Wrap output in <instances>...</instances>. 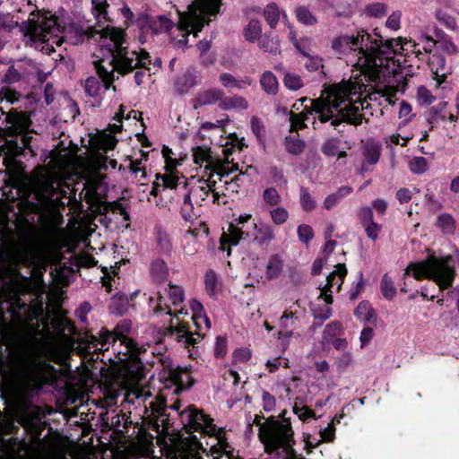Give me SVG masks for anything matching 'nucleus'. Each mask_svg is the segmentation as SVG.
Returning a JSON list of instances; mask_svg holds the SVG:
<instances>
[{
	"instance_id": "nucleus-42",
	"label": "nucleus",
	"mask_w": 459,
	"mask_h": 459,
	"mask_svg": "<svg viewBox=\"0 0 459 459\" xmlns=\"http://www.w3.org/2000/svg\"><path fill=\"white\" fill-rule=\"evenodd\" d=\"M264 18L271 28H274L279 21L280 11L276 4L272 3L264 9Z\"/></svg>"
},
{
	"instance_id": "nucleus-44",
	"label": "nucleus",
	"mask_w": 459,
	"mask_h": 459,
	"mask_svg": "<svg viewBox=\"0 0 459 459\" xmlns=\"http://www.w3.org/2000/svg\"><path fill=\"white\" fill-rule=\"evenodd\" d=\"M340 143L338 138H328L322 143L321 152L328 157L335 156L338 153Z\"/></svg>"
},
{
	"instance_id": "nucleus-48",
	"label": "nucleus",
	"mask_w": 459,
	"mask_h": 459,
	"mask_svg": "<svg viewBox=\"0 0 459 459\" xmlns=\"http://www.w3.org/2000/svg\"><path fill=\"white\" fill-rule=\"evenodd\" d=\"M259 47L265 52L277 55L281 52L279 41L277 39L263 37L259 40Z\"/></svg>"
},
{
	"instance_id": "nucleus-50",
	"label": "nucleus",
	"mask_w": 459,
	"mask_h": 459,
	"mask_svg": "<svg viewBox=\"0 0 459 459\" xmlns=\"http://www.w3.org/2000/svg\"><path fill=\"white\" fill-rule=\"evenodd\" d=\"M365 12L368 16L379 18L386 14L387 6L384 3H372L366 6Z\"/></svg>"
},
{
	"instance_id": "nucleus-26",
	"label": "nucleus",
	"mask_w": 459,
	"mask_h": 459,
	"mask_svg": "<svg viewBox=\"0 0 459 459\" xmlns=\"http://www.w3.org/2000/svg\"><path fill=\"white\" fill-rule=\"evenodd\" d=\"M352 188L348 186H341L336 192L327 195L323 202V208L327 211L335 207L345 196L352 193Z\"/></svg>"
},
{
	"instance_id": "nucleus-4",
	"label": "nucleus",
	"mask_w": 459,
	"mask_h": 459,
	"mask_svg": "<svg viewBox=\"0 0 459 459\" xmlns=\"http://www.w3.org/2000/svg\"><path fill=\"white\" fill-rule=\"evenodd\" d=\"M221 5V0H195L186 12L178 13L177 31L180 35L171 39L173 47L184 50L190 33L196 37L204 25L210 22V17L219 13Z\"/></svg>"
},
{
	"instance_id": "nucleus-28",
	"label": "nucleus",
	"mask_w": 459,
	"mask_h": 459,
	"mask_svg": "<svg viewBox=\"0 0 459 459\" xmlns=\"http://www.w3.org/2000/svg\"><path fill=\"white\" fill-rule=\"evenodd\" d=\"M262 89L269 95H275L278 91L279 83L276 76L270 71H265L260 78Z\"/></svg>"
},
{
	"instance_id": "nucleus-16",
	"label": "nucleus",
	"mask_w": 459,
	"mask_h": 459,
	"mask_svg": "<svg viewBox=\"0 0 459 459\" xmlns=\"http://www.w3.org/2000/svg\"><path fill=\"white\" fill-rule=\"evenodd\" d=\"M99 52H100V54L96 55L97 59H95L93 61V64H94L95 69H96L100 78L91 76V77L87 78V80L85 81V83H84V88H85L86 93L91 97H95L99 94V92L102 87V82H103V85L105 86V88L108 89L110 86V84L114 82V80L116 78H118V74H122V75L126 74V73H120L117 69H116V70H114V74H112V77H111L112 79L106 80L104 78V76H102L100 74L98 67H97L96 63H98L102 56V52L100 51V49L99 50ZM134 69V68L126 72V74L132 72Z\"/></svg>"
},
{
	"instance_id": "nucleus-21",
	"label": "nucleus",
	"mask_w": 459,
	"mask_h": 459,
	"mask_svg": "<svg viewBox=\"0 0 459 459\" xmlns=\"http://www.w3.org/2000/svg\"><path fill=\"white\" fill-rule=\"evenodd\" d=\"M362 155L366 163H377L381 155V144L374 139H368L363 143Z\"/></svg>"
},
{
	"instance_id": "nucleus-27",
	"label": "nucleus",
	"mask_w": 459,
	"mask_h": 459,
	"mask_svg": "<svg viewBox=\"0 0 459 459\" xmlns=\"http://www.w3.org/2000/svg\"><path fill=\"white\" fill-rule=\"evenodd\" d=\"M448 103L446 101L440 102L437 106L432 107L428 111V122L430 125V130L438 122L439 119L445 120L447 117L446 108Z\"/></svg>"
},
{
	"instance_id": "nucleus-54",
	"label": "nucleus",
	"mask_w": 459,
	"mask_h": 459,
	"mask_svg": "<svg viewBox=\"0 0 459 459\" xmlns=\"http://www.w3.org/2000/svg\"><path fill=\"white\" fill-rule=\"evenodd\" d=\"M184 253L186 255H193L198 251V243L195 236L186 235L184 237Z\"/></svg>"
},
{
	"instance_id": "nucleus-60",
	"label": "nucleus",
	"mask_w": 459,
	"mask_h": 459,
	"mask_svg": "<svg viewBox=\"0 0 459 459\" xmlns=\"http://www.w3.org/2000/svg\"><path fill=\"white\" fill-rule=\"evenodd\" d=\"M117 143V140L114 136L107 134L100 139L98 148L107 152L109 150H113Z\"/></svg>"
},
{
	"instance_id": "nucleus-53",
	"label": "nucleus",
	"mask_w": 459,
	"mask_h": 459,
	"mask_svg": "<svg viewBox=\"0 0 459 459\" xmlns=\"http://www.w3.org/2000/svg\"><path fill=\"white\" fill-rule=\"evenodd\" d=\"M409 167L411 172L421 174L428 169V161L424 157H414L411 160Z\"/></svg>"
},
{
	"instance_id": "nucleus-18",
	"label": "nucleus",
	"mask_w": 459,
	"mask_h": 459,
	"mask_svg": "<svg viewBox=\"0 0 459 459\" xmlns=\"http://www.w3.org/2000/svg\"><path fill=\"white\" fill-rule=\"evenodd\" d=\"M182 420H186L189 427L188 432L191 429L199 430L206 429H213L212 419L204 414L202 411L195 408L189 407L181 412Z\"/></svg>"
},
{
	"instance_id": "nucleus-59",
	"label": "nucleus",
	"mask_w": 459,
	"mask_h": 459,
	"mask_svg": "<svg viewBox=\"0 0 459 459\" xmlns=\"http://www.w3.org/2000/svg\"><path fill=\"white\" fill-rule=\"evenodd\" d=\"M352 362V354L349 351L342 352L336 359L335 365L340 372H343Z\"/></svg>"
},
{
	"instance_id": "nucleus-43",
	"label": "nucleus",
	"mask_w": 459,
	"mask_h": 459,
	"mask_svg": "<svg viewBox=\"0 0 459 459\" xmlns=\"http://www.w3.org/2000/svg\"><path fill=\"white\" fill-rule=\"evenodd\" d=\"M269 214L271 217L272 221L275 225H282L284 224L288 219H289V212L281 206H277L272 210L269 211Z\"/></svg>"
},
{
	"instance_id": "nucleus-34",
	"label": "nucleus",
	"mask_w": 459,
	"mask_h": 459,
	"mask_svg": "<svg viewBox=\"0 0 459 459\" xmlns=\"http://www.w3.org/2000/svg\"><path fill=\"white\" fill-rule=\"evenodd\" d=\"M342 333V325L338 321H333L330 324H328L322 336V342L324 344L331 343L332 340L337 336L340 335Z\"/></svg>"
},
{
	"instance_id": "nucleus-7",
	"label": "nucleus",
	"mask_w": 459,
	"mask_h": 459,
	"mask_svg": "<svg viewBox=\"0 0 459 459\" xmlns=\"http://www.w3.org/2000/svg\"><path fill=\"white\" fill-rule=\"evenodd\" d=\"M66 194L58 181L44 176L35 178L28 186V199H31L30 205L34 212L50 206L64 205L61 199L66 197Z\"/></svg>"
},
{
	"instance_id": "nucleus-15",
	"label": "nucleus",
	"mask_w": 459,
	"mask_h": 459,
	"mask_svg": "<svg viewBox=\"0 0 459 459\" xmlns=\"http://www.w3.org/2000/svg\"><path fill=\"white\" fill-rule=\"evenodd\" d=\"M200 82V72L195 67H187L181 74L175 78L173 82V91L178 96L186 95L191 89L197 86Z\"/></svg>"
},
{
	"instance_id": "nucleus-40",
	"label": "nucleus",
	"mask_w": 459,
	"mask_h": 459,
	"mask_svg": "<svg viewBox=\"0 0 459 459\" xmlns=\"http://www.w3.org/2000/svg\"><path fill=\"white\" fill-rule=\"evenodd\" d=\"M165 292H168L170 303L174 307L178 306L184 300V290L179 286L169 284V288L165 289Z\"/></svg>"
},
{
	"instance_id": "nucleus-5",
	"label": "nucleus",
	"mask_w": 459,
	"mask_h": 459,
	"mask_svg": "<svg viewBox=\"0 0 459 459\" xmlns=\"http://www.w3.org/2000/svg\"><path fill=\"white\" fill-rule=\"evenodd\" d=\"M373 36L366 30L360 29L355 35L340 34L331 41L333 51L342 56H352L356 58L354 66L363 73H368V67L376 65V60L371 59L369 53L376 48Z\"/></svg>"
},
{
	"instance_id": "nucleus-10",
	"label": "nucleus",
	"mask_w": 459,
	"mask_h": 459,
	"mask_svg": "<svg viewBox=\"0 0 459 459\" xmlns=\"http://www.w3.org/2000/svg\"><path fill=\"white\" fill-rule=\"evenodd\" d=\"M131 330V322L128 320L120 321L112 332L101 330L99 338L94 335L87 337L85 351L88 353L97 351H108L110 342H119V346L125 345V353L134 347V341L128 337Z\"/></svg>"
},
{
	"instance_id": "nucleus-36",
	"label": "nucleus",
	"mask_w": 459,
	"mask_h": 459,
	"mask_svg": "<svg viewBox=\"0 0 459 459\" xmlns=\"http://www.w3.org/2000/svg\"><path fill=\"white\" fill-rule=\"evenodd\" d=\"M285 147L288 152L291 154H299L304 151L305 143L299 139V135H289L285 139Z\"/></svg>"
},
{
	"instance_id": "nucleus-33",
	"label": "nucleus",
	"mask_w": 459,
	"mask_h": 459,
	"mask_svg": "<svg viewBox=\"0 0 459 459\" xmlns=\"http://www.w3.org/2000/svg\"><path fill=\"white\" fill-rule=\"evenodd\" d=\"M295 13L297 20L306 26H314L317 23L316 17L304 5L298 6L295 10Z\"/></svg>"
},
{
	"instance_id": "nucleus-62",
	"label": "nucleus",
	"mask_w": 459,
	"mask_h": 459,
	"mask_svg": "<svg viewBox=\"0 0 459 459\" xmlns=\"http://www.w3.org/2000/svg\"><path fill=\"white\" fill-rule=\"evenodd\" d=\"M363 228L366 231L368 238L375 241L379 237L382 226L373 221L364 225Z\"/></svg>"
},
{
	"instance_id": "nucleus-32",
	"label": "nucleus",
	"mask_w": 459,
	"mask_h": 459,
	"mask_svg": "<svg viewBox=\"0 0 459 459\" xmlns=\"http://www.w3.org/2000/svg\"><path fill=\"white\" fill-rule=\"evenodd\" d=\"M220 82L225 88H238L241 89L244 85H250L252 81L249 78L238 81L232 74L223 73L220 75Z\"/></svg>"
},
{
	"instance_id": "nucleus-51",
	"label": "nucleus",
	"mask_w": 459,
	"mask_h": 459,
	"mask_svg": "<svg viewBox=\"0 0 459 459\" xmlns=\"http://www.w3.org/2000/svg\"><path fill=\"white\" fill-rule=\"evenodd\" d=\"M181 216L186 221H192L195 214L194 212V205L190 195H186L181 206Z\"/></svg>"
},
{
	"instance_id": "nucleus-37",
	"label": "nucleus",
	"mask_w": 459,
	"mask_h": 459,
	"mask_svg": "<svg viewBox=\"0 0 459 459\" xmlns=\"http://www.w3.org/2000/svg\"><path fill=\"white\" fill-rule=\"evenodd\" d=\"M129 300L126 295L119 294L113 298L110 309L117 315H123L127 311Z\"/></svg>"
},
{
	"instance_id": "nucleus-46",
	"label": "nucleus",
	"mask_w": 459,
	"mask_h": 459,
	"mask_svg": "<svg viewBox=\"0 0 459 459\" xmlns=\"http://www.w3.org/2000/svg\"><path fill=\"white\" fill-rule=\"evenodd\" d=\"M381 292L383 296L387 299H393L396 294V289L394 287V281L387 274H385L382 278Z\"/></svg>"
},
{
	"instance_id": "nucleus-47",
	"label": "nucleus",
	"mask_w": 459,
	"mask_h": 459,
	"mask_svg": "<svg viewBox=\"0 0 459 459\" xmlns=\"http://www.w3.org/2000/svg\"><path fill=\"white\" fill-rule=\"evenodd\" d=\"M18 70L19 67L16 63L9 66L4 76L3 82L7 84H13L20 82H24V80L22 78V74Z\"/></svg>"
},
{
	"instance_id": "nucleus-56",
	"label": "nucleus",
	"mask_w": 459,
	"mask_h": 459,
	"mask_svg": "<svg viewBox=\"0 0 459 459\" xmlns=\"http://www.w3.org/2000/svg\"><path fill=\"white\" fill-rule=\"evenodd\" d=\"M436 18L440 23L448 29L455 30L456 27L455 19L442 10H437L436 12Z\"/></svg>"
},
{
	"instance_id": "nucleus-57",
	"label": "nucleus",
	"mask_w": 459,
	"mask_h": 459,
	"mask_svg": "<svg viewBox=\"0 0 459 459\" xmlns=\"http://www.w3.org/2000/svg\"><path fill=\"white\" fill-rule=\"evenodd\" d=\"M300 53L307 57V61L305 63L306 68L310 71L314 72L318 70L320 67L323 66L322 65V59L319 56H310L307 52H306L304 49L300 51Z\"/></svg>"
},
{
	"instance_id": "nucleus-45",
	"label": "nucleus",
	"mask_w": 459,
	"mask_h": 459,
	"mask_svg": "<svg viewBox=\"0 0 459 459\" xmlns=\"http://www.w3.org/2000/svg\"><path fill=\"white\" fill-rule=\"evenodd\" d=\"M263 200L269 206H278L281 202V197L274 187H268L263 192Z\"/></svg>"
},
{
	"instance_id": "nucleus-9",
	"label": "nucleus",
	"mask_w": 459,
	"mask_h": 459,
	"mask_svg": "<svg viewBox=\"0 0 459 459\" xmlns=\"http://www.w3.org/2000/svg\"><path fill=\"white\" fill-rule=\"evenodd\" d=\"M259 438L269 453L282 448L288 456L293 455V431L290 423L273 421L259 428Z\"/></svg>"
},
{
	"instance_id": "nucleus-58",
	"label": "nucleus",
	"mask_w": 459,
	"mask_h": 459,
	"mask_svg": "<svg viewBox=\"0 0 459 459\" xmlns=\"http://www.w3.org/2000/svg\"><path fill=\"white\" fill-rule=\"evenodd\" d=\"M204 283L208 293L213 296L217 288V277L213 271L210 270L205 273Z\"/></svg>"
},
{
	"instance_id": "nucleus-23",
	"label": "nucleus",
	"mask_w": 459,
	"mask_h": 459,
	"mask_svg": "<svg viewBox=\"0 0 459 459\" xmlns=\"http://www.w3.org/2000/svg\"><path fill=\"white\" fill-rule=\"evenodd\" d=\"M254 241H255L259 245H264V243L270 242L273 240L275 238L274 231L272 226L269 225L268 223L263 221L254 223Z\"/></svg>"
},
{
	"instance_id": "nucleus-64",
	"label": "nucleus",
	"mask_w": 459,
	"mask_h": 459,
	"mask_svg": "<svg viewBox=\"0 0 459 459\" xmlns=\"http://www.w3.org/2000/svg\"><path fill=\"white\" fill-rule=\"evenodd\" d=\"M290 133L297 132L299 129L305 128L307 126L305 124L304 118L301 115H296V113L291 112L290 115Z\"/></svg>"
},
{
	"instance_id": "nucleus-1",
	"label": "nucleus",
	"mask_w": 459,
	"mask_h": 459,
	"mask_svg": "<svg viewBox=\"0 0 459 459\" xmlns=\"http://www.w3.org/2000/svg\"><path fill=\"white\" fill-rule=\"evenodd\" d=\"M94 14L98 20L96 26L87 31L89 39L97 38L102 56L96 63L100 74L110 80L114 70L126 73L133 68L142 67L150 70L152 63L148 52L141 49L130 50L125 39V31L110 25L102 26V21L107 20L106 0H91Z\"/></svg>"
},
{
	"instance_id": "nucleus-22",
	"label": "nucleus",
	"mask_w": 459,
	"mask_h": 459,
	"mask_svg": "<svg viewBox=\"0 0 459 459\" xmlns=\"http://www.w3.org/2000/svg\"><path fill=\"white\" fill-rule=\"evenodd\" d=\"M119 346V342H110V345H112L113 351L116 353V358L117 361L123 364H126L130 360L135 361L137 359V356L140 353V348L134 342V347L130 351L125 353V345Z\"/></svg>"
},
{
	"instance_id": "nucleus-24",
	"label": "nucleus",
	"mask_w": 459,
	"mask_h": 459,
	"mask_svg": "<svg viewBox=\"0 0 459 459\" xmlns=\"http://www.w3.org/2000/svg\"><path fill=\"white\" fill-rule=\"evenodd\" d=\"M22 78H23L25 83L30 82L35 79L36 74L39 73V64L35 63L31 59H22L16 62Z\"/></svg>"
},
{
	"instance_id": "nucleus-12",
	"label": "nucleus",
	"mask_w": 459,
	"mask_h": 459,
	"mask_svg": "<svg viewBox=\"0 0 459 459\" xmlns=\"http://www.w3.org/2000/svg\"><path fill=\"white\" fill-rule=\"evenodd\" d=\"M2 116H4V133L8 136H16L22 134V143L24 148H30V136H27L25 133L29 130L31 121L26 112L18 111L12 108L5 112L1 108Z\"/></svg>"
},
{
	"instance_id": "nucleus-41",
	"label": "nucleus",
	"mask_w": 459,
	"mask_h": 459,
	"mask_svg": "<svg viewBox=\"0 0 459 459\" xmlns=\"http://www.w3.org/2000/svg\"><path fill=\"white\" fill-rule=\"evenodd\" d=\"M283 83L290 91H298L304 85L303 81L299 74L289 72L285 73Z\"/></svg>"
},
{
	"instance_id": "nucleus-52",
	"label": "nucleus",
	"mask_w": 459,
	"mask_h": 459,
	"mask_svg": "<svg viewBox=\"0 0 459 459\" xmlns=\"http://www.w3.org/2000/svg\"><path fill=\"white\" fill-rule=\"evenodd\" d=\"M437 225L444 233H453L455 229L454 219L447 213H443L437 218Z\"/></svg>"
},
{
	"instance_id": "nucleus-6",
	"label": "nucleus",
	"mask_w": 459,
	"mask_h": 459,
	"mask_svg": "<svg viewBox=\"0 0 459 459\" xmlns=\"http://www.w3.org/2000/svg\"><path fill=\"white\" fill-rule=\"evenodd\" d=\"M406 273H411L416 280L430 279L441 290H446L452 286L455 276V259L450 255L442 257L432 255L424 261L410 264Z\"/></svg>"
},
{
	"instance_id": "nucleus-14",
	"label": "nucleus",
	"mask_w": 459,
	"mask_h": 459,
	"mask_svg": "<svg viewBox=\"0 0 459 459\" xmlns=\"http://www.w3.org/2000/svg\"><path fill=\"white\" fill-rule=\"evenodd\" d=\"M137 24L143 33L158 34L169 30L173 22L163 15L152 16L147 13L141 14Z\"/></svg>"
},
{
	"instance_id": "nucleus-3",
	"label": "nucleus",
	"mask_w": 459,
	"mask_h": 459,
	"mask_svg": "<svg viewBox=\"0 0 459 459\" xmlns=\"http://www.w3.org/2000/svg\"><path fill=\"white\" fill-rule=\"evenodd\" d=\"M21 30L30 38L31 47L40 52L49 55L63 42L65 29L57 18L49 12L33 10L27 21L22 22Z\"/></svg>"
},
{
	"instance_id": "nucleus-39",
	"label": "nucleus",
	"mask_w": 459,
	"mask_h": 459,
	"mask_svg": "<svg viewBox=\"0 0 459 459\" xmlns=\"http://www.w3.org/2000/svg\"><path fill=\"white\" fill-rule=\"evenodd\" d=\"M261 33L262 29L260 22L257 20L250 21L245 29L246 39L251 42L256 40L261 36Z\"/></svg>"
},
{
	"instance_id": "nucleus-19",
	"label": "nucleus",
	"mask_w": 459,
	"mask_h": 459,
	"mask_svg": "<svg viewBox=\"0 0 459 459\" xmlns=\"http://www.w3.org/2000/svg\"><path fill=\"white\" fill-rule=\"evenodd\" d=\"M223 95V91L217 88L200 91L193 100L194 108L196 109L203 106L215 104L222 100Z\"/></svg>"
},
{
	"instance_id": "nucleus-63",
	"label": "nucleus",
	"mask_w": 459,
	"mask_h": 459,
	"mask_svg": "<svg viewBox=\"0 0 459 459\" xmlns=\"http://www.w3.org/2000/svg\"><path fill=\"white\" fill-rule=\"evenodd\" d=\"M358 217L362 226L373 222V211L370 207H360L358 210Z\"/></svg>"
},
{
	"instance_id": "nucleus-29",
	"label": "nucleus",
	"mask_w": 459,
	"mask_h": 459,
	"mask_svg": "<svg viewBox=\"0 0 459 459\" xmlns=\"http://www.w3.org/2000/svg\"><path fill=\"white\" fill-rule=\"evenodd\" d=\"M283 263L278 255H271L266 264L265 274L270 280L277 278L282 271Z\"/></svg>"
},
{
	"instance_id": "nucleus-55",
	"label": "nucleus",
	"mask_w": 459,
	"mask_h": 459,
	"mask_svg": "<svg viewBox=\"0 0 459 459\" xmlns=\"http://www.w3.org/2000/svg\"><path fill=\"white\" fill-rule=\"evenodd\" d=\"M297 233L299 239L305 244H308V242L314 238L313 229L307 224L299 225Z\"/></svg>"
},
{
	"instance_id": "nucleus-31",
	"label": "nucleus",
	"mask_w": 459,
	"mask_h": 459,
	"mask_svg": "<svg viewBox=\"0 0 459 459\" xmlns=\"http://www.w3.org/2000/svg\"><path fill=\"white\" fill-rule=\"evenodd\" d=\"M193 157L194 161L196 164H203L204 162H206L207 165L205 166V169H211L213 165V161L212 160V157L210 155V149L204 146H197L193 149Z\"/></svg>"
},
{
	"instance_id": "nucleus-8",
	"label": "nucleus",
	"mask_w": 459,
	"mask_h": 459,
	"mask_svg": "<svg viewBox=\"0 0 459 459\" xmlns=\"http://www.w3.org/2000/svg\"><path fill=\"white\" fill-rule=\"evenodd\" d=\"M171 306L168 292H165V290L163 292L158 291L155 297L151 296L149 298V307L154 314L165 311L166 314L174 315V317L170 319L169 330L175 340L178 342H183L186 346L194 345L196 343L197 339L201 337V334L197 333V338H195L186 325L178 319L179 315H186L187 312L183 308L175 309L172 312Z\"/></svg>"
},
{
	"instance_id": "nucleus-20",
	"label": "nucleus",
	"mask_w": 459,
	"mask_h": 459,
	"mask_svg": "<svg viewBox=\"0 0 459 459\" xmlns=\"http://www.w3.org/2000/svg\"><path fill=\"white\" fill-rule=\"evenodd\" d=\"M430 69L434 75V80L437 82L436 86H439L445 82L446 75L450 73V69L446 67V62L443 56L433 55L429 61Z\"/></svg>"
},
{
	"instance_id": "nucleus-11",
	"label": "nucleus",
	"mask_w": 459,
	"mask_h": 459,
	"mask_svg": "<svg viewBox=\"0 0 459 459\" xmlns=\"http://www.w3.org/2000/svg\"><path fill=\"white\" fill-rule=\"evenodd\" d=\"M373 40L377 44L376 48L372 49V53H369V57H372L371 59L376 60V65H370V67H368V73H377L379 68L385 65V64L391 58V55H403L404 45L403 39L401 38L390 39L383 42L382 37L375 34V36H373Z\"/></svg>"
},
{
	"instance_id": "nucleus-49",
	"label": "nucleus",
	"mask_w": 459,
	"mask_h": 459,
	"mask_svg": "<svg viewBox=\"0 0 459 459\" xmlns=\"http://www.w3.org/2000/svg\"><path fill=\"white\" fill-rule=\"evenodd\" d=\"M22 94L10 87L4 86L0 89V101H5L9 104H14L17 102Z\"/></svg>"
},
{
	"instance_id": "nucleus-38",
	"label": "nucleus",
	"mask_w": 459,
	"mask_h": 459,
	"mask_svg": "<svg viewBox=\"0 0 459 459\" xmlns=\"http://www.w3.org/2000/svg\"><path fill=\"white\" fill-rule=\"evenodd\" d=\"M300 205L303 211L310 212L316 207V199L310 195L307 188L301 187L299 193Z\"/></svg>"
},
{
	"instance_id": "nucleus-35",
	"label": "nucleus",
	"mask_w": 459,
	"mask_h": 459,
	"mask_svg": "<svg viewBox=\"0 0 459 459\" xmlns=\"http://www.w3.org/2000/svg\"><path fill=\"white\" fill-rule=\"evenodd\" d=\"M337 16H348L351 13V0H326Z\"/></svg>"
},
{
	"instance_id": "nucleus-25",
	"label": "nucleus",
	"mask_w": 459,
	"mask_h": 459,
	"mask_svg": "<svg viewBox=\"0 0 459 459\" xmlns=\"http://www.w3.org/2000/svg\"><path fill=\"white\" fill-rule=\"evenodd\" d=\"M211 191H212V183L200 180L199 185L192 186L186 195H190L191 199H194L196 204L202 205V203L207 199Z\"/></svg>"
},
{
	"instance_id": "nucleus-2",
	"label": "nucleus",
	"mask_w": 459,
	"mask_h": 459,
	"mask_svg": "<svg viewBox=\"0 0 459 459\" xmlns=\"http://www.w3.org/2000/svg\"><path fill=\"white\" fill-rule=\"evenodd\" d=\"M351 89L347 85L334 84L322 91L316 100L302 98L301 105L309 101L320 123L331 121L334 128L342 122L358 126L362 121L364 103L351 98Z\"/></svg>"
},
{
	"instance_id": "nucleus-30",
	"label": "nucleus",
	"mask_w": 459,
	"mask_h": 459,
	"mask_svg": "<svg viewBox=\"0 0 459 459\" xmlns=\"http://www.w3.org/2000/svg\"><path fill=\"white\" fill-rule=\"evenodd\" d=\"M150 272L152 279L157 282L163 281L169 273L165 262L160 259H157L152 263Z\"/></svg>"
},
{
	"instance_id": "nucleus-61",
	"label": "nucleus",
	"mask_w": 459,
	"mask_h": 459,
	"mask_svg": "<svg viewBox=\"0 0 459 459\" xmlns=\"http://www.w3.org/2000/svg\"><path fill=\"white\" fill-rule=\"evenodd\" d=\"M313 313L315 316V323L313 324V326L318 327L325 320L331 316L332 308L327 306L325 309L322 310L314 309Z\"/></svg>"
},
{
	"instance_id": "nucleus-13",
	"label": "nucleus",
	"mask_w": 459,
	"mask_h": 459,
	"mask_svg": "<svg viewBox=\"0 0 459 459\" xmlns=\"http://www.w3.org/2000/svg\"><path fill=\"white\" fill-rule=\"evenodd\" d=\"M105 192L104 176L98 173H91L86 178L84 187L80 195H84L83 198L87 203L95 204L102 201L105 196Z\"/></svg>"
},
{
	"instance_id": "nucleus-17",
	"label": "nucleus",
	"mask_w": 459,
	"mask_h": 459,
	"mask_svg": "<svg viewBox=\"0 0 459 459\" xmlns=\"http://www.w3.org/2000/svg\"><path fill=\"white\" fill-rule=\"evenodd\" d=\"M347 269L343 264H338L335 270L326 279V284L321 289L320 298H323L327 305L333 303L332 288L336 286V290L341 289Z\"/></svg>"
}]
</instances>
